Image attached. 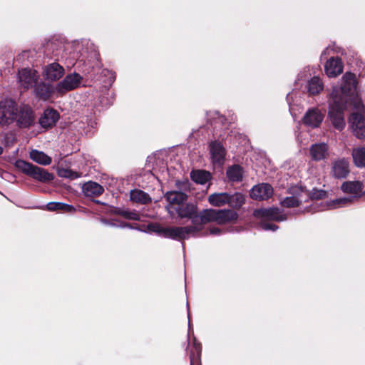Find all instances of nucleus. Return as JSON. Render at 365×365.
<instances>
[{
	"mask_svg": "<svg viewBox=\"0 0 365 365\" xmlns=\"http://www.w3.org/2000/svg\"><path fill=\"white\" fill-rule=\"evenodd\" d=\"M36 115L31 108L27 105H22L17 108L14 122L20 128H29L34 125Z\"/></svg>",
	"mask_w": 365,
	"mask_h": 365,
	"instance_id": "5",
	"label": "nucleus"
},
{
	"mask_svg": "<svg viewBox=\"0 0 365 365\" xmlns=\"http://www.w3.org/2000/svg\"><path fill=\"white\" fill-rule=\"evenodd\" d=\"M58 118L59 114L56 110L48 109L44 110L39 118V123L44 128H51L56 124Z\"/></svg>",
	"mask_w": 365,
	"mask_h": 365,
	"instance_id": "18",
	"label": "nucleus"
},
{
	"mask_svg": "<svg viewBox=\"0 0 365 365\" xmlns=\"http://www.w3.org/2000/svg\"><path fill=\"white\" fill-rule=\"evenodd\" d=\"M324 88V84L320 78L314 76L307 83V90L312 95L319 93Z\"/></svg>",
	"mask_w": 365,
	"mask_h": 365,
	"instance_id": "33",
	"label": "nucleus"
},
{
	"mask_svg": "<svg viewBox=\"0 0 365 365\" xmlns=\"http://www.w3.org/2000/svg\"><path fill=\"white\" fill-rule=\"evenodd\" d=\"M228 198L227 205L232 208H240L245 202V197L241 192H228Z\"/></svg>",
	"mask_w": 365,
	"mask_h": 365,
	"instance_id": "30",
	"label": "nucleus"
},
{
	"mask_svg": "<svg viewBox=\"0 0 365 365\" xmlns=\"http://www.w3.org/2000/svg\"><path fill=\"white\" fill-rule=\"evenodd\" d=\"M243 172L240 165H232L227 170V177L232 182H240L242 180Z\"/></svg>",
	"mask_w": 365,
	"mask_h": 365,
	"instance_id": "34",
	"label": "nucleus"
},
{
	"mask_svg": "<svg viewBox=\"0 0 365 365\" xmlns=\"http://www.w3.org/2000/svg\"><path fill=\"white\" fill-rule=\"evenodd\" d=\"M130 198L132 201L141 204H146L151 201L148 193L140 190H133L130 192Z\"/></svg>",
	"mask_w": 365,
	"mask_h": 365,
	"instance_id": "32",
	"label": "nucleus"
},
{
	"mask_svg": "<svg viewBox=\"0 0 365 365\" xmlns=\"http://www.w3.org/2000/svg\"><path fill=\"white\" fill-rule=\"evenodd\" d=\"M17 106L16 103L10 99L0 102V125H9L14 122Z\"/></svg>",
	"mask_w": 365,
	"mask_h": 365,
	"instance_id": "6",
	"label": "nucleus"
},
{
	"mask_svg": "<svg viewBox=\"0 0 365 365\" xmlns=\"http://www.w3.org/2000/svg\"><path fill=\"white\" fill-rule=\"evenodd\" d=\"M273 195L272 187L267 183H261L254 186L250 191V197L256 200H265Z\"/></svg>",
	"mask_w": 365,
	"mask_h": 365,
	"instance_id": "13",
	"label": "nucleus"
},
{
	"mask_svg": "<svg viewBox=\"0 0 365 365\" xmlns=\"http://www.w3.org/2000/svg\"><path fill=\"white\" fill-rule=\"evenodd\" d=\"M30 158L36 163L48 165L51 163V158L42 151L32 150L29 154Z\"/></svg>",
	"mask_w": 365,
	"mask_h": 365,
	"instance_id": "27",
	"label": "nucleus"
},
{
	"mask_svg": "<svg viewBox=\"0 0 365 365\" xmlns=\"http://www.w3.org/2000/svg\"><path fill=\"white\" fill-rule=\"evenodd\" d=\"M289 193L290 195L294 196L297 200H299L302 202H307L309 200V191L302 186H292L289 189Z\"/></svg>",
	"mask_w": 365,
	"mask_h": 365,
	"instance_id": "24",
	"label": "nucleus"
},
{
	"mask_svg": "<svg viewBox=\"0 0 365 365\" xmlns=\"http://www.w3.org/2000/svg\"><path fill=\"white\" fill-rule=\"evenodd\" d=\"M228 192H215L208 196V202L214 207H222L227 205Z\"/></svg>",
	"mask_w": 365,
	"mask_h": 365,
	"instance_id": "23",
	"label": "nucleus"
},
{
	"mask_svg": "<svg viewBox=\"0 0 365 365\" xmlns=\"http://www.w3.org/2000/svg\"><path fill=\"white\" fill-rule=\"evenodd\" d=\"M105 225H109V226H112V227H130L128 224L126 223H120L119 225H118L114 221H108V220H103L102 221Z\"/></svg>",
	"mask_w": 365,
	"mask_h": 365,
	"instance_id": "41",
	"label": "nucleus"
},
{
	"mask_svg": "<svg viewBox=\"0 0 365 365\" xmlns=\"http://www.w3.org/2000/svg\"><path fill=\"white\" fill-rule=\"evenodd\" d=\"M200 225L203 228V225L210 222H215L218 225H224L230 222L236 220L238 215L235 211L229 209L215 210L205 209L197 214Z\"/></svg>",
	"mask_w": 365,
	"mask_h": 365,
	"instance_id": "2",
	"label": "nucleus"
},
{
	"mask_svg": "<svg viewBox=\"0 0 365 365\" xmlns=\"http://www.w3.org/2000/svg\"><path fill=\"white\" fill-rule=\"evenodd\" d=\"M190 177L196 183L204 185L210 180L211 175L207 171L197 170L191 172Z\"/></svg>",
	"mask_w": 365,
	"mask_h": 365,
	"instance_id": "31",
	"label": "nucleus"
},
{
	"mask_svg": "<svg viewBox=\"0 0 365 365\" xmlns=\"http://www.w3.org/2000/svg\"><path fill=\"white\" fill-rule=\"evenodd\" d=\"M195 352V353H191L190 356V365H201L200 364V353H201V348L200 346L198 344L194 345Z\"/></svg>",
	"mask_w": 365,
	"mask_h": 365,
	"instance_id": "36",
	"label": "nucleus"
},
{
	"mask_svg": "<svg viewBox=\"0 0 365 365\" xmlns=\"http://www.w3.org/2000/svg\"><path fill=\"white\" fill-rule=\"evenodd\" d=\"M48 210L60 211L62 212L72 213L76 211V208L68 204L60 202H51L46 205Z\"/></svg>",
	"mask_w": 365,
	"mask_h": 365,
	"instance_id": "28",
	"label": "nucleus"
},
{
	"mask_svg": "<svg viewBox=\"0 0 365 365\" xmlns=\"http://www.w3.org/2000/svg\"><path fill=\"white\" fill-rule=\"evenodd\" d=\"M3 153V148L0 145V155Z\"/></svg>",
	"mask_w": 365,
	"mask_h": 365,
	"instance_id": "45",
	"label": "nucleus"
},
{
	"mask_svg": "<svg viewBox=\"0 0 365 365\" xmlns=\"http://www.w3.org/2000/svg\"><path fill=\"white\" fill-rule=\"evenodd\" d=\"M254 215L256 217H262L278 222L287 220V216L283 214L279 208L277 207L257 210L254 212Z\"/></svg>",
	"mask_w": 365,
	"mask_h": 365,
	"instance_id": "15",
	"label": "nucleus"
},
{
	"mask_svg": "<svg viewBox=\"0 0 365 365\" xmlns=\"http://www.w3.org/2000/svg\"><path fill=\"white\" fill-rule=\"evenodd\" d=\"M165 197L170 204L178 207L184 204L187 199V195L182 192L170 191L166 193Z\"/></svg>",
	"mask_w": 365,
	"mask_h": 365,
	"instance_id": "22",
	"label": "nucleus"
},
{
	"mask_svg": "<svg viewBox=\"0 0 365 365\" xmlns=\"http://www.w3.org/2000/svg\"><path fill=\"white\" fill-rule=\"evenodd\" d=\"M331 175L337 179L345 178L349 173V163L344 158L333 161L331 169Z\"/></svg>",
	"mask_w": 365,
	"mask_h": 365,
	"instance_id": "12",
	"label": "nucleus"
},
{
	"mask_svg": "<svg viewBox=\"0 0 365 365\" xmlns=\"http://www.w3.org/2000/svg\"><path fill=\"white\" fill-rule=\"evenodd\" d=\"M24 56H27V52L26 51H24L21 54H19L17 56V60H20L21 57H24Z\"/></svg>",
	"mask_w": 365,
	"mask_h": 365,
	"instance_id": "44",
	"label": "nucleus"
},
{
	"mask_svg": "<svg viewBox=\"0 0 365 365\" xmlns=\"http://www.w3.org/2000/svg\"><path fill=\"white\" fill-rule=\"evenodd\" d=\"M210 153L213 164L220 165L223 163L225 150L220 143L217 141L212 142L210 144Z\"/></svg>",
	"mask_w": 365,
	"mask_h": 365,
	"instance_id": "17",
	"label": "nucleus"
},
{
	"mask_svg": "<svg viewBox=\"0 0 365 365\" xmlns=\"http://www.w3.org/2000/svg\"><path fill=\"white\" fill-rule=\"evenodd\" d=\"M15 166L23 173L41 182H48L53 180L54 178L53 175L48 173L45 169L34 165L22 160H16Z\"/></svg>",
	"mask_w": 365,
	"mask_h": 365,
	"instance_id": "3",
	"label": "nucleus"
},
{
	"mask_svg": "<svg viewBox=\"0 0 365 365\" xmlns=\"http://www.w3.org/2000/svg\"><path fill=\"white\" fill-rule=\"evenodd\" d=\"M354 135L359 138H365V118L359 113H352L349 119Z\"/></svg>",
	"mask_w": 365,
	"mask_h": 365,
	"instance_id": "11",
	"label": "nucleus"
},
{
	"mask_svg": "<svg viewBox=\"0 0 365 365\" xmlns=\"http://www.w3.org/2000/svg\"><path fill=\"white\" fill-rule=\"evenodd\" d=\"M123 215L129 220H140L139 215L135 212H125L123 213Z\"/></svg>",
	"mask_w": 365,
	"mask_h": 365,
	"instance_id": "40",
	"label": "nucleus"
},
{
	"mask_svg": "<svg viewBox=\"0 0 365 365\" xmlns=\"http://www.w3.org/2000/svg\"><path fill=\"white\" fill-rule=\"evenodd\" d=\"M261 227L264 230H272L275 231L278 229V227L272 223L263 222L261 224Z\"/></svg>",
	"mask_w": 365,
	"mask_h": 365,
	"instance_id": "39",
	"label": "nucleus"
},
{
	"mask_svg": "<svg viewBox=\"0 0 365 365\" xmlns=\"http://www.w3.org/2000/svg\"><path fill=\"white\" fill-rule=\"evenodd\" d=\"M302 203V202H300L299 200H297L294 196L292 195L285 197L282 202V205L287 207H297Z\"/></svg>",
	"mask_w": 365,
	"mask_h": 365,
	"instance_id": "37",
	"label": "nucleus"
},
{
	"mask_svg": "<svg viewBox=\"0 0 365 365\" xmlns=\"http://www.w3.org/2000/svg\"><path fill=\"white\" fill-rule=\"evenodd\" d=\"M19 83L24 89H29L36 86L38 79V72L30 68H22L18 73Z\"/></svg>",
	"mask_w": 365,
	"mask_h": 365,
	"instance_id": "7",
	"label": "nucleus"
},
{
	"mask_svg": "<svg viewBox=\"0 0 365 365\" xmlns=\"http://www.w3.org/2000/svg\"><path fill=\"white\" fill-rule=\"evenodd\" d=\"M175 210L180 218L190 219L192 223L199 222L197 217V206L193 203L182 204L180 206L175 207Z\"/></svg>",
	"mask_w": 365,
	"mask_h": 365,
	"instance_id": "9",
	"label": "nucleus"
},
{
	"mask_svg": "<svg viewBox=\"0 0 365 365\" xmlns=\"http://www.w3.org/2000/svg\"><path fill=\"white\" fill-rule=\"evenodd\" d=\"M309 199L318 200L322 199L326 195V192L322 190H313L312 192H309Z\"/></svg>",
	"mask_w": 365,
	"mask_h": 365,
	"instance_id": "38",
	"label": "nucleus"
},
{
	"mask_svg": "<svg viewBox=\"0 0 365 365\" xmlns=\"http://www.w3.org/2000/svg\"><path fill=\"white\" fill-rule=\"evenodd\" d=\"M65 73V70L58 63H51L46 65L43 70V76L48 81H56L61 78Z\"/></svg>",
	"mask_w": 365,
	"mask_h": 365,
	"instance_id": "10",
	"label": "nucleus"
},
{
	"mask_svg": "<svg viewBox=\"0 0 365 365\" xmlns=\"http://www.w3.org/2000/svg\"><path fill=\"white\" fill-rule=\"evenodd\" d=\"M312 159L314 161H320L325 159L328 155V145L326 143H316L309 149Z\"/></svg>",
	"mask_w": 365,
	"mask_h": 365,
	"instance_id": "20",
	"label": "nucleus"
},
{
	"mask_svg": "<svg viewBox=\"0 0 365 365\" xmlns=\"http://www.w3.org/2000/svg\"><path fill=\"white\" fill-rule=\"evenodd\" d=\"M349 202H350L349 198L344 197V198L337 199L335 201H333V203L334 205H339V204H345Z\"/></svg>",
	"mask_w": 365,
	"mask_h": 365,
	"instance_id": "42",
	"label": "nucleus"
},
{
	"mask_svg": "<svg viewBox=\"0 0 365 365\" xmlns=\"http://www.w3.org/2000/svg\"><path fill=\"white\" fill-rule=\"evenodd\" d=\"M150 229L165 238H170L176 240H182L180 227H163L159 225H152L149 226Z\"/></svg>",
	"mask_w": 365,
	"mask_h": 365,
	"instance_id": "8",
	"label": "nucleus"
},
{
	"mask_svg": "<svg viewBox=\"0 0 365 365\" xmlns=\"http://www.w3.org/2000/svg\"><path fill=\"white\" fill-rule=\"evenodd\" d=\"M209 233L210 235H220L221 233L220 229L217 227H212L209 230Z\"/></svg>",
	"mask_w": 365,
	"mask_h": 365,
	"instance_id": "43",
	"label": "nucleus"
},
{
	"mask_svg": "<svg viewBox=\"0 0 365 365\" xmlns=\"http://www.w3.org/2000/svg\"><path fill=\"white\" fill-rule=\"evenodd\" d=\"M82 81L83 77L76 72L67 74L62 81L56 85L55 90L58 95L62 96L68 91L79 88Z\"/></svg>",
	"mask_w": 365,
	"mask_h": 365,
	"instance_id": "4",
	"label": "nucleus"
},
{
	"mask_svg": "<svg viewBox=\"0 0 365 365\" xmlns=\"http://www.w3.org/2000/svg\"><path fill=\"white\" fill-rule=\"evenodd\" d=\"M340 87H334L331 93L329 118L335 128L341 130L345 127L344 110L349 99L350 93L355 89V77L351 73H346L341 78Z\"/></svg>",
	"mask_w": 365,
	"mask_h": 365,
	"instance_id": "1",
	"label": "nucleus"
},
{
	"mask_svg": "<svg viewBox=\"0 0 365 365\" xmlns=\"http://www.w3.org/2000/svg\"><path fill=\"white\" fill-rule=\"evenodd\" d=\"M352 158L354 165L357 168L365 167V148L358 147L352 151Z\"/></svg>",
	"mask_w": 365,
	"mask_h": 365,
	"instance_id": "29",
	"label": "nucleus"
},
{
	"mask_svg": "<svg viewBox=\"0 0 365 365\" xmlns=\"http://www.w3.org/2000/svg\"><path fill=\"white\" fill-rule=\"evenodd\" d=\"M363 188V184L359 181L345 182L341 186V189L344 192L354 195H358L362 192Z\"/></svg>",
	"mask_w": 365,
	"mask_h": 365,
	"instance_id": "25",
	"label": "nucleus"
},
{
	"mask_svg": "<svg viewBox=\"0 0 365 365\" xmlns=\"http://www.w3.org/2000/svg\"><path fill=\"white\" fill-rule=\"evenodd\" d=\"M324 70L328 77H336L343 72V63L338 57H332L327 61Z\"/></svg>",
	"mask_w": 365,
	"mask_h": 365,
	"instance_id": "16",
	"label": "nucleus"
},
{
	"mask_svg": "<svg viewBox=\"0 0 365 365\" xmlns=\"http://www.w3.org/2000/svg\"><path fill=\"white\" fill-rule=\"evenodd\" d=\"M182 240L188 239L190 237L198 236V233L202 230L200 222L192 223V225L180 227Z\"/></svg>",
	"mask_w": 365,
	"mask_h": 365,
	"instance_id": "26",
	"label": "nucleus"
},
{
	"mask_svg": "<svg viewBox=\"0 0 365 365\" xmlns=\"http://www.w3.org/2000/svg\"><path fill=\"white\" fill-rule=\"evenodd\" d=\"M58 175L61 178H68L70 180H74L81 177V173L71 169L64 168L60 169L58 171Z\"/></svg>",
	"mask_w": 365,
	"mask_h": 365,
	"instance_id": "35",
	"label": "nucleus"
},
{
	"mask_svg": "<svg viewBox=\"0 0 365 365\" xmlns=\"http://www.w3.org/2000/svg\"><path fill=\"white\" fill-rule=\"evenodd\" d=\"M82 191L86 197H98L104 192V188L97 182L89 181L83 185Z\"/></svg>",
	"mask_w": 365,
	"mask_h": 365,
	"instance_id": "21",
	"label": "nucleus"
},
{
	"mask_svg": "<svg viewBox=\"0 0 365 365\" xmlns=\"http://www.w3.org/2000/svg\"><path fill=\"white\" fill-rule=\"evenodd\" d=\"M34 92L37 98L44 101L50 99L52 95L55 92L56 93L55 87L46 83H41L36 85Z\"/></svg>",
	"mask_w": 365,
	"mask_h": 365,
	"instance_id": "19",
	"label": "nucleus"
},
{
	"mask_svg": "<svg viewBox=\"0 0 365 365\" xmlns=\"http://www.w3.org/2000/svg\"><path fill=\"white\" fill-rule=\"evenodd\" d=\"M324 119V115L318 108H312L307 110L303 118V123L312 128L320 125Z\"/></svg>",
	"mask_w": 365,
	"mask_h": 365,
	"instance_id": "14",
	"label": "nucleus"
}]
</instances>
